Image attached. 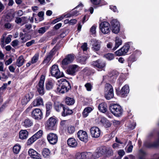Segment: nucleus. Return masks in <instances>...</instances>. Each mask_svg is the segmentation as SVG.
Instances as JSON below:
<instances>
[{
    "label": "nucleus",
    "instance_id": "e2e57ef3",
    "mask_svg": "<svg viewBox=\"0 0 159 159\" xmlns=\"http://www.w3.org/2000/svg\"><path fill=\"white\" fill-rule=\"evenodd\" d=\"M81 48L84 51H86L88 49L87 43H84L81 46Z\"/></svg>",
    "mask_w": 159,
    "mask_h": 159
},
{
    "label": "nucleus",
    "instance_id": "680f3d73",
    "mask_svg": "<svg viewBox=\"0 0 159 159\" xmlns=\"http://www.w3.org/2000/svg\"><path fill=\"white\" fill-rule=\"evenodd\" d=\"M110 8L114 12H118V11L116 6L113 5H110Z\"/></svg>",
    "mask_w": 159,
    "mask_h": 159
},
{
    "label": "nucleus",
    "instance_id": "4be33fe9",
    "mask_svg": "<svg viewBox=\"0 0 159 159\" xmlns=\"http://www.w3.org/2000/svg\"><path fill=\"white\" fill-rule=\"evenodd\" d=\"M63 108V109L61 113V116H62L65 117L70 115L73 113V110L70 109L68 107L65 105Z\"/></svg>",
    "mask_w": 159,
    "mask_h": 159
},
{
    "label": "nucleus",
    "instance_id": "9d476101",
    "mask_svg": "<svg viewBox=\"0 0 159 159\" xmlns=\"http://www.w3.org/2000/svg\"><path fill=\"white\" fill-rule=\"evenodd\" d=\"M99 28L102 32L104 34H108L110 31V24L107 21L101 22L100 24Z\"/></svg>",
    "mask_w": 159,
    "mask_h": 159
},
{
    "label": "nucleus",
    "instance_id": "4468645a",
    "mask_svg": "<svg viewBox=\"0 0 159 159\" xmlns=\"http://www.w3.org/2000/svg\"><path fill=\"white\" fill-rule=\"evenodd\" d=\"M75 55L73 54H68L65 56V58L62 60L61 64L63 66H66L72 63L74 61Z\"/></svg>",
    "mask_w": 159,
    "mask_h": 159
},
{
    "label": "nucleus",
    "instance_id": "473e14b6",
    "mask_svg": "<svg viewBox=\"0 0 159 159\" xmlns=\"http://www.w3.org/2000/svg\"><path fill=\"white\" fill-rule=\"evenodd\" d=\"M65 131L69 134H73L75 131V127L74 126L71 125L66 126L65 129Z\"/></svg>",
    "mask_w": 159,
    "mask_h": 159
},
{
    "label": "nucleus",
    "instance_id": "4c0bfd02",
    "mask_svg": "<svg viewBox=\"0 0 159 159\" xmlns=\"http://www.w3.org/2000/svg\"><path fill=\"white\" fill-rule=\"evenodd\" d=\"M75 102V100L73 98L67 97L66 98L65 102L66 104L68 105H72Z\"/></svg>",
    "mask_w": 159,
    "mask_h": 159
},
{
    "label": "nucleus",
    "instance_id": "13d9d810",
    "mask_svg": "<svg viewBox=\"0 0 159 159\" xmlns=\"http://www.w3.org/2000/svg\"><path fill=\"white\" fill-rule=\"evenodd\" d=\"M92 3L94 5H100L101 0H90Z\"/></svg>",
    "mask_w": 159,
    "mask_h": 159
},
{
    "label": "nucleus",
    "instance_id": "864d4df0",
    "mask_svg": "<svg viewBox=\"0 0 159 159\" xmlns=\"http://www.w3.org/2000/svg\"><path fill=\"white\" fill-rule=\"evenodd\" d=\"M64 18L62 16H60L53 20L51 22V24H54L57 22L62 20Z\"/></svg>",
    "mask_w": 159,
    "mask_h": 159
},
{
    "label": "nucleus",
    "instance_id": "cd10ccee",
    "mask_svg": "<svg viewBox=\"0 0 159 159\" xmlns=\"http://www.w3.org/2000/svg\"><path fill=\"white\" fill-rule=\"evenodd\" d=\"M67 144L70 147L75 148L77 145L76 140L74 138H70L67 140Z\"/></svg>",
    "mask_w": 159,
    "mask_h": 159
},
{
    "label": "nucleus",
    "instance_id": "f3484780",
    "mask_svg": "<svg viewBox=\"0 0 159 159\" xmlns=\"http://www.w3.org/2000/svg\"><path fill=\"white\" fill-rule=\"evenodd\" d=\"M78 66L76 65L69 66L66 70V73L71 75H75L76 72L78 71Z\"/></svg>",
    "mask_w": 159,
    "mask_h": 159
},
{
    "label": "nucleus",
    "instance_id": "5fc2aeb1",
    "mask_svg": "<svg viewBox=\"0 0 159 159\" xmlns=\"http://www.w3.org/2000/svg\"><path fill=\"white\" fill-rule=\"evenodd\" d=\"M84 86L88 91H90L91 90L92 86L90 83H87L85 84Z\"/></svg>",
    "mask_w": 159,
    "mask_h": 159
},
{
    "label": "nucleus",
    "instance_id": "8fccbe9b",
    "mask_svg": "<svg viewBox=\"0 0 159 159\" xmlns=\"http://www.w3.org/2000/svg\"><path fill=\"white\" fill-rule=\"evenodd\" d=\"M105 57L108 60H113L114 57V54L112 53H108L105 55Z\"/></svg>",
    "mask_w": 159,
    "mask_h": 159
},
{
    "label": "nucleus",
    "instance_id": "aec40b11",
    "mask_svg": "<svg viewBox=\"0 0 159 159\" xmlns=\"http://www.w3.org/2000/svg\"><path fill=\"white\" fill-rule=\"evenodd\" d=\"M102 154L105 155L107 157L113 155V152L112 149L106 146L102 147L101 150Z\"/></svg>",
    "mask_w": 159,
    "mask_h": 159
},
{
    "label": "nucleus",
    "instance_id": "338daca9",
    "mask_svg": "<svg viewBox=\"0 0 159 159\" xmlns=\"http://www.w3.org/2000/svg\"><path fill=\"white\" fill-rule=\"evenodd\" d=\"M75 156L77 159H83L82 152L77 153Z\"/></svg>",
    "mask_w": 159,
    "mask_h": 159
},
{
    "label": "nucleus",
    "instance_id": "dca6fc26",
    "mask_svg": "<svg viewBox=\"0 0 159 159\" xmlns=\"http://www.w3.org/2000/svg\"><path fill=\"white\" fill-rule=\"evenodd\" d=\"M90 132L91 136L93 138H98L101 134V131L97 127L93 126L90 129Z\"/></svg>",
    "mask_w": 159,
    "mask_h": 159
},
{
    "label": "nucleus",
    "instance_id": "a19ab883",
    "mask_svg": "<svg viewBox=\"0 0 159 159\" xmlns=\"http://www.w3.org/2000/svg\"><path fill=\"white\" fill-rule=\"evenodd\" d=\"M83 159H90L91 158L92 154L90 152H82Z\"/></svg>",
    "mask_w": 159,
    "mask_h": 159
},
{
    "label": "nucleus",
    "instance_id": "c756f323",
    "mask_svg": "<svg viewBox=\"0 0 159 159\" xmlns=\"http://www.w3.org/2000/svg\"><path fill=\"white\" fill-rule=\"evenodd\" d=\"M54 85L53 82L51 80H48L45 82V88L47 90L49 91L53 88Z\"/></svg>",
    "mask_w": 159,
    "mask_h": 159
},
{
    "label": "nucleus",
    "instance_id": "f8f14e48",
    "mask_svg": "<svg viewBox=\"0 0 159 159\" xmlns=\"http://www.w3.org/2000/svg\"><path fill=\"white\" fill-rule=\"evenodd\" d=\"M130 48V45L129 43H126L120 49L116 51L115 54L117 56H121L125 55L129 51Z\"/></svg>",
    "mask_w": 159,
    "mask_h": 159
},
{
    "label": "nucleus",
    "instance_id": "bf43d9fd",
    "mask_svg": "<svg viewBox=\"0 0 159 159\" xmlns=\"http://www.w3.org/2000/svg\"><path fill=\"white\" fill-rule=\"evenodd\" d=\"M18 42L19 41L17 39H15L13 41L11 42V44L13 47L15 48L18 44Z\"/></svg>",
    "mask_w": 159,
    "mask_h": 159
},
{
    "label": "nucleus",
    "instance_id": "c03bdc74",
    "mask_svg": "<svg viewBox=\"0 0 159 159\" xmlns=\"http://www.w3.org/2000/svg\"><path fill=\"white\" fill-rule=\"evenodd\" d=\"M36 140L35 138H34L33 135L31 137L28 139L26 143V144L28 146L30 145Z\"/></svg>",
    "mask_w": 159,
    "mask_h": 159
},
{
    "label": "nucleus",
    "instance_id": "6e6d98bb",
    "mask_svg": "<svg viewBox=\"0 0 159 159\" xmlns=\"http://www.w3.org/2000/svg\"><path fill=\"white\" fill-rule=\"evenodd\" d=\"M9 102L8 101H6L0 107V111H2L7 106V104Z\"/></svg>",
    "mask_w": 159,
    "mask_h": 159
},
{
    "label": "nucleus",
    "instance_id": "052dcab7",
    "mask_svg": "<svg viewBox=\"0 0 159 159\" xmlns=\"http://www.w3.org/2000/svg\"><path fill=\"white\" fill-rule=\"evenodd\" d=\"M95 73L94 69H89L87 70V74L88 75H93Z\"/></svg>",
    "mask_w": 159,
    "mask_h": 159
},
{
    "label": "nucleus",
    "instance_id": "a18cd8bd",
    "mask_svg": "<svg viewBox=\"0 0 159 159\" xmlns=\"http://www.w3.org/2000/svg\"><path fill=\"white\" fill-rule=\"evenodd\" d=\"M43 134V131L42 130H40L35 134L33 135V136L37 140L38 139L40 138Z\"/></svg>",
    "mask_w": 159,
    "mask_h": 159
},
{
    "label": "nucleus",
    "instance_id": "69168bd1",
    "mask_svg": "<svg viewBox=\"0 0 159 159\" xmlns=\"http://www.w3.org/2000/svg\"><path fill=\"white\" fill-rule=\"evenodd\" d=\"M61 23H59L56 24L53 27V29L56 30H57L59 29L62 25Z\"/></svg>",
    "mask_w": 159,
    "mask_h": 159
},
{
    "label": "nucleus",
    "instance_id": "37998d69",
    "mask_svg": "<svg viewBox=\"0 0 159 159\" xmlns=\"http://www.w3.org/2000/svg\"><path fill=\"white\" fill-rule=\"evenodd\" d=\"M21 146L20 144H16L15 145L13 148V150L14 153L17 154H18L20 150Z\"/></svg>",
    "mask_w": 159,
    "mask_h": 159
},
{
    "label": "nucleus",
    "instance_id": "bb28decb",
    "mask_svg": "<svg viewBox=\"0 0 159 159\" xmlns=\"http://www.w3.org/2000/svg\"><path fill=\"white\" fill-rule=\"evenodd\" d=\"M43 100L41 97L37 98L32 102V104L34 107H36L43 105Z\"/></svg>",
    "mask_w": 159,
    "mask_h": 159
},
{
    "label": "nucleus",
    "instance_id": "ea45409f",
    "mask_svg": "<svg viewBox=\"0 0 159 159\" xmlns=\"http://www.w3.org/2000/svg\"><path fill=\"white\" fill-rule=\"evenodd\" d=\"M33 124V122L29 118H27L24 120L23 125L24 127L27 128L32 126Z\"/></svg>",
    "mask_w": 159,
    "mask_h": 159
},
{
    "label": "nucleus",
    "instance_id": "6ab92c4d",
    "mask_svg": "<svg viewBox=\"0 0 159 159\" xmlns=\"http://www.w3.org/2000/svg\"><path fill=\"white\" fill-rule=\"evenodd\" d=\"M28 153L30 157L33 159H41L40 154L33 149H30L28 151Z\"/></svg>",
    "mask_w": 159,
    "mask_h": 159
},
{
    "label": "nucleus",
    "instance_id": "ddd939ff",
    "mask_svg": "<svg viewBox=\"0 0 159 159\" xmlns=\"http://www.w3.org/2000/svg\"><path fill=\"white\" fill-rule=\"evenodd\" d=\"M77 134L78 137L80 140L85 143L88 142V135L86 131L80 130L78 131Z\"/></svg>",
    "mask_w": 159,
    "mask_h": 159
},
{
    "label": "nucleus",
    "instance_id": "393cba45",
    "mask_svg": "<svg viewBox=\"0 0 159 159\" xmlns=\"http://www.w3.org/2000/svg\"><path fill=\"white\" fill-rule=\"evenodd\" d=\"M100 122L105 128L110 127L112 124L111 122L104 117H102L101 118Z\"/></svg>",
    "mask_w": 159,
    "mask_h": 159
},
{
    "label": "nucleus",
    "instance_id": "2eb2a0df",
    "mask_svg": "<svg viewBox=\"0 0 159 159\" xmlns=\"http://www.w3.org/2000/svg\"><path fill=\"white\" fill-rule=\"evenodd\" d=\"M47 138L50 143L52 145L56 144L58 140L57 135L52 133H50L47 135Z\"/></svg>",
    "mask_w": 159,
    "mask_h": 159
},
{
    "label": "nucleus",
    "instance_id": "c85d7f7f",
    "mask_svg": "<svg viewBox=\"0 0 159 159\" xmlns=\"http://www.w3.org/2000/svg\"><path fill=\"white\" fill-rule=\"evenodd\" d=\"M107 104L105 102H102L99 104L98 108L100 111L104 113L107 111Z\"/></svg>",
    "mask_w": 159,
    "mask_h": 159
},
{
    "label": "nucleus",
    "instance_id": "7c9ffc66",
    "mask_svg": "<svg viewBox=\"0 0 159 159\" xmlns=\"http://www.w3.org/2000/svg\"><path fill=\"white\" fill-rule=\"evenodd\" d=\"M25 60L23 55L20 56L17 60L16 64L18 67H20L23 65Z\"/></svg>",
    "mask_w": 159,
    "mask_h": 159
},
{
    "label": "nucleus",
    "instance_id": "5701e85b",
    "mask_svg": "<svg viewBox=\"0 0 159 159\" xmlns=\"http://www.w3.org/2000/svg\"><path fill=\"white\" fill-rule=\"evenodd\" d=\"M101 42L96 40L93 41L92 49L94 52H97L100 50L101 48Z\"/></svg>",
    "mask_w": 159,
    "mask_h": 159
},
{
    "label": "nucleus",
    "instance_id": "7ed1b4c3",
    "mask_svg": "<svg viewBox=\"0 0 159 159\" xmlns=\"http://www.w3.org/2000/svg\"><path fill=\"white\" fill-rule=\"evenodd\" d=\"M50 73L51 75L57 79L63 77L64 74L60 70L57 65H53L50 68Z\"/></svg>",
    "mask_w": 159,
    "mask_h": 159
},
{
    "label": "nucleus",
    "instance_id": "6e6552de",
    "mask_svg": "<svg viewBox=\"0 0 159 159\" xmlns=\"http://www.w3.org/2000/svg\"><path fill=\"white\" fill-rule=\"evenodd\" d=\"M110 29L112 33L118 34L120 30V25L119 22L116 19H112L110 21Z\"/></svg>",
    "mask_w": 159,
    "mask_h": 159
},
{
    "label": "nucleus",
    "instance_id": "58836bf2",
    "mask_svg": "<svg viewBox=\"0 0 159 159\" xmlns=\"http://www.w3.org/2000/svg\"><path fill=\"white\" fill-rule=\"evenodd\" d=\"M145 147L148 148H157L158 147V144H157L155 141L152 143H146L144 144Z\"/></svg>",
    "mask_w": 159,
    "mask_h": 159
},
{
    "label": "nucleus",
    "instance_id": "c9c22d12",
    "mask_svg": "<svg viewBox=\"0 0 159 159\" xmlns=\"http://www.w3.org/2000/svg\"><path fill=\"white\" fill-rule=\"evenodd\" d=\"M93 109V107H88L85 108L82 112L83 116L84 117H86Z\"/></svg>",
    "mask_w": 159,
    "mask_h": 159
},
{
    "label": "nucleus",
    "instance_id": "9b49d317",
    "mask_svg": "<svg viewBox=\"0 0 159 159\" xmlns=\"http://www.w3.org/2000/svg\"><path fill=\"white\" fill-rule=\"evenodd\" d=\"M43 112L39 108H35L31 112V116L34 119L40 120L43 118Z\"/></svg>",
    "mask_w": 159,
    "mask_h": 159
},
{
    "label": "nucleus",
    "instance_id": "de8ad7c7",
    "mask_svg": "<svg viewBox=\"0 0 159 159\" xmlns=\"http://www.w3.org/2000/svg\"><path fill=\"white\" fill-rule=\"evenodd\" d=\"M119 73L116 71H113L111 72V75L110 76L111 78L113 80H115L119 75Z\"/></svg>",
    "mask_w": 159,
    "mask_h": 159
},
{
    "label": "nucleus",
    "instance_id": "423d86ee",
    "mask_svg": "<svg viewBox=\"0 0 159 159\" xmlns=\"http://www.w3.org/2000/svg\"><path fill=\"white\" fill-rule=\"evenodd\" d=\"M104 96L106 99L110 100L114 97L113 89L112 86L109 83L105 84Z\"/></svg>",
    "mask_w": 159,
    "mask_h": 159
},
{
    "label": "nucleus",
    "instance_id": "4d7b16f0",
    "mask_svg": "<svg viewBox=\"0 0 159 159\" xmlns=\"http://www.w3.org/2000/svg\"><path fill=\"white\" fill-rule=\"evenodd\" d=\"M86 57L85 56L80 57L79 59L80 62L81 64H86Z\"/></svg>",
    "mask_w": 159,
    "mask_h": 159
},
{
    "label": "nucleus",
    "instance_id": "412c9836",
    "mask_svg": "<svg viewBox=\"0 0 159 159\" xmlns=\"http://www.w3.org/2000/svg\"><path fill=\"white\" fill-rule=\"evenodd\" d=\"M46 109L45 117H48L50 114L52 108V104L51 102H48L45 105Z\"/></svg>",
    "mask_w": 159,
    "mask_h": 159
},
{
    "label": "nucleus",
    "instance_id": "39448f33",
    "mask_svg": "<svg viewBox=\"0 0 159 159\" xmlns=\"http://www.w3.org/2000/svg\"><path fill=\"white\" fill-rule=\"evenodd\" d=\"M91 64L99 71H104L106 65V62L101 59L93 61Z\"/></svg>",
    "mask_w": 159,
    "mask_h": 159
},
{
    "label": "nucleus",
    "instance_id": "a878e982",
    "mask_svg": "<svg viewBox=\"0 0 159 159\" xmlns=\"http://www.w3.org/2000/svg\"><path fill=\"white\" fill-rule=\"evenodd\" d=\"M29 135V132L26 130H21L19 133V138L22 140L27 139Z\"/></svg>",
    "mask_w": 159,
    "mask_h": 159
},
{
    "label": "nucleus",
    "instance_id": "2f4dec72",
    "mask_svg": "<svg viewBox=\"0 0 159 159\" xmlns=\"http://www.w3.org/2000/svg\"><path fill=\"white\" fill-rule=\"evenodd\" d=\"M15 16L14 13L12 11H9L6 14L5 17V20L7 22H11L14 18Z\"/></svg>",
    "mask_w": 159,
    "mask_h": 159
},
{
    "label": "nucleus",
    "instance_id": "49530a36",
    "mask_svg": "<svg viewBox=\"0 0 159 159\" xmlns=\"http://www.w3.org/2000/svg\"><path fill=\"white\" fill-rule=\"evenodd\" d=\"M44 15V13L43 11H40L39 12L38 14V16L40 18V20L39 21H38L36 20V18H35V23H38V22L40 21H41L43 20L44 19L43 16Z\"/></svg>",
    "mask_w": 159,
    "mask_h": 159
},
{
    "label": "nucleus",
    "instance_id": "72a5a7b5",
    "mask_svg": "<svg viewBox=\"0 0 159 159\" xmlns=\"http://www.w3.org/2000/svg\"><path fill=\"white\" fill-rule=\"evenodd\" d=\"M136 58L135 54H132L128 58L127 61L128 66L130 67L131 63L136 60Z\"/></svg>",
    "mask_w": 159,
    "mask_h": 159
},
{
    "label": "nucleus",
    "instance_id": "a211bd4d",
    "mask_svg": "<svg viewBox=\"0 0 159 159\" xmlns=\"http://www.w3.org/2000/svg\"><path fill=\"white\" fill-rule=\"evenodd\" d=\"M34 94L33 92H30L26 94L22 98L21 101L22 105H26L33 97Z\"/></svg>",
    "mask_w": 159,
    "mask_h": 159
},
{
    "label": "nucleus",
    "instance_id": "e433bc0d",
    "mask_svg": "<svg viewBox=\"0 0 159 159\" xmlns=\"http://www.w3.org/2000/svg\"><path fill=\"white\" fill-rule=\"evenodd\" d=\"M65 106V105L61 103H55L54 105V108L57 111L59 112L62 109H63V107Z\"/></svg>",
    "mask_w": 159,
    "mask_h": 159
},
{
    "label": "nucleus",
    "instance_id": "f03ea898",
    "mask_svg": "<svg viewBox=\"0 0 159 159\" xmlns=\"http://www.w3.org/2000/svg\"><path fill=\"white\" fill-rule=\"evenodd\" d=\"M109 107L110 111L114 116L120 117L122 115L123 110L119 104L111 103L110 104Z\"/></svg>",
    "mask_w": 159,
    "mask_h": 159
},
{
    "label": "nucleus",
    "instance_id": "f704fd0d",
    "mask_svg": "<svg viewBox=\"0 0 159 159\" xmlns=\"http://www.w3.org/2000/svg\"><path fill=\"white\" fill-rule=\"evenodd\" d=\"M42 154L44 158H48L50 156V151L48 148H45L42 150Z\"/></svg>",
    "mask_w": 159,
    "mask_h": 159
},
{
    "label": "nucleus",
    "instance_id": "0eeeda50",
    "mask_svg": "<svg viewBox=\"0 0 159 159\" xmlns=\"http://www.w3.org/2000/svg\"><path fill=\"white\" fill-rule=\"evenodd\" d=\"M116 92L117 95L120 96L121 97H125L129 92V86L125 85L122 87L121 89H120V87H116Z\"/></svg>",
    "mask_w": 159,
    "mask_h": 159
},
{
    "label": "nucleus",
    "instance_id": "f257e3e1",
    "mask_svg": "<svg viewBox=\"0 0 159 159\" xmlns=\"http://www.w3.org/2000/svg\"><path fill=\"white\" fill-rule=\"evenodd\" d=\"M59 84L55 90L57 93L63 94L68 92L71 89L70 82L66 79L62 78L58 80Z\"/></svg>",
    "mask_w": 159,
    "mask_h": 159
},
{
    "label": "nucleus",
    "instance_id": "603ef678",
    "mask_svg": "<svg viewBox=\"0 0 159 159\" xmlns=\"http://www.w3.org/2000/svg\"><path fill=\"white\" fill-rule=\"evenodd\" d=\"M39 55L35 54L31 59V63L34 64L36 63L39 59Z\"/></svg>",
    "mask_w": 159,
    "mask_h": 159
},
{
    "label": "nucleus",
    "instance_id": "1a4fd4ad",
    "mask_svg": "<svg viewBox=\"0 0 159 159\" xmlns=\"http://www.w3.org/2000/svg\"><path fill=\"white\" fill-rule=\"evenodd\" d=\"M45 80V76L42 75L40 77L38 84L36 86L37 91L39 94L41 96L43 95L45 93L44 88Z\"/></svg>",
    "mask_w": 159,
    "mask_h": 159
},
{
    "label": "nucleus",
    "instance_id": "774afa93",
    "mask_svg": "<svg viewBox=\"0 0 159 159\" xmlns=\"http://www.w3.org/2000/svg\"><path fill=\"white\" fill-rule=\"evenodd\" d=\"M34 43L35 40H32L30 41L27 42L26 44V45L27 47H29Z\"/></svg>",
    "mask_w": 159,
    "mask_h": 159
},
{
    "label": "nucleus",
    "instance_id": "09e8293b",
    "mask_svg": "<svg viewBox=\"0 0 159 159\" xmlns=\"http://www.w3.org/2000/svg\"><path fill=\"white\" fill-rule=\"evenodd\" d=\"M115 45L116 47H119V46L121 45L122 43V41L121 39L120 38L118 37L116 38L115 40Z\"/></svg>",
    "mask_w": 159,
    "mask_h": 159
},
{
    "label": "nucleus",
    "instance_id": "0e129e2a",
    "mask_svg": "<svg viewBox=\"0 0 159 159\" xmlns=\"http://www.w3.org/2000/svg\"><path fill=\"white\" fill-rule=\"evenodd\" d=\"M25 18V17H22L21 18L16 17L15 20V22L17 24H19L21 23L22 21L21 18Z\"/></svg>",
    "mask_w": 159,
    "mask_h": 159
},
{
    "label": "nucleus",
    "instance_id": "20e7f679",
    "mask_svg": "<svg viewBox=\"0 0 159 159\" xmlns=\"http://www.w3.org/2000/svg\"><path fill=\"white\" fill-rule=\"evenodd\" d=\"M57 120L54 116L50 117L47 120L45 126L47 130H56Z\"/></svg>",
    "mask_w": 159,
    "mask_h": 159
},
{
    "label": "nucleus",
    "instance_id": "b1692460",
    "mask_svg": "<svg viewBox=\"0 0 159 159\" xmlns=\"http://www.w3.org/2000/svg\"><path fill=\"white\" fill-rule=\"evenodd\" d=\"M54 48L45 57L44 60L42 62V64H46V65H47L49 63L53 55L54 51H53V50Z\"/></svg>",
    "mask_w": 159,
    "mask_h": 159
},
{
    "label": "nucleus",
    "instance_id": "79ce46f5",
    "mask_svg": "<svg viewBox=\"0 0 159 159\" xmlns=\"http://www.w3.org/2000/svg\"><path fill=\"white\" fill-rule=\"evenodd\" d=\"M50 26H44L39 28V29L38 30V32L42 34L44 33L50 27Z\"/></svg>",
    "mask_w": 159,
    "mask_h": 159
},
{
    "label": "nucleus",
    "instance_id": "3c124183",
    "mask_svg": "<svg viewBox=\"0 0 159 159\" xmlns=\"http://www.w3.org/2000/svg\"><path fill=\"white\" fill-rule=\"evenodd\" d=\"M97 26L95 25H94L92 27L90 28V31L91 33V34L93 35H94V36H95L96 35V29Z\"/></svg>",
    "mask_w": 159,
    "mask_h": 159
}]
</instances>
